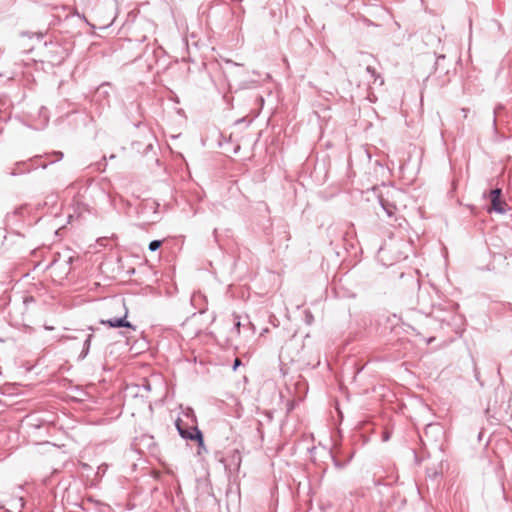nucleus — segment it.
Returning <instances> with one entry per match:
<instances>
[{"instance_id":"nucleus-9","label":"nucleus","mask_w":512,"mask_h":512,"mask_svg":"<svg viewBox=\"0 0 512 512\" xmlns=\"http://www.w3.org/2000/svg\"><path fill=\"white\" fill-rule=\"evenodd\" d=\"M383 209L386 211L387 215L389 217L393 216L395 213V207L394 206H386L383 202H381Z\"/></svg>"},{"instance_id":"nucleus-3","label":"nucleus","mask_w":512,"mask_h":512,"mask_svg":"<svg viewBox=\"0 0 512 512\" xmlns=\"http://www.w3.org/2000/svg\"><path fill=\"white\" fill-rule=\"evenodd\" d=\"M128 315V310L125 308L124 315L122 317L117 318H111L108 320H100V323L102 325H107L110 328H119V327H126V328H132L135 329V327L126 320Z\"/></svg>"},{"instance_id":"nucleus-8","label":"nucleus","mask_w":512,"mask_h":512,"mask_svg":"<svg viewBox=\"0 0 512 512\" xmlns=\"http://www.w3.org/2000/svg\"><path fill=\"white\" fill-rule=\"evenodd\" d=\"M162 245V241L160 240H153L149 244V250L150 251H156L158 250Z\"/></svg>"},{"instance_id":"nucleus-5","label":"nucleus","mask_w":512,"mask_h":512,"mask_svg":"<svg viewBox=\"0 0 512 512\" xmlns=\"http://www.w3.org/2000/svg\"><path fill=\"white\" fill-rule=\"evenodd\" d=\"M366 72L369 74L370 78L372 79V83H377L379 81V85H383L384 80L383 78L377 73L376 69L370 65L366 67Z\"/></svg>"},{"instance_id":"nucleus-11","label":"nucleus","mask_w":512,"mask_h":512,"mask_svg":"<svg viewBox=\"0 0 512 512\" xmlns=\"http://www.w3.org/2000/svg\"><path fill=\"white\" fill-rule=\"evenodd\" d=\"M235 328H236V330H237V333H239V331H240V321H239V320H237V321L235 322Z\"/></svg>"},{"instance_id":"nucleus-7","label":"nucleus","mask_w":512,"mask_h":512,"mask_svg":"<svg viewBox=\"0 0 512 512\" xmlns=\"http://www.w3.org/2000/svg\"><path fill=\"white\" fill-rule=\"evenodd\" d=\"M234 402H235V404H234L233 414L236 418H241L242 414H243V406L240 403V401H238L237 399H235Z\"/></svg>"},{"instance_id":"nucleus-6","label":"nucleus","mask_w":512,"mask_h":512,"mask_svg":"<svg viewBox=\"0 0 512 512\" xmlns=\"http://www.w3.org/2000/svg\"><path fill=\"white\" fill-rule=\"evenodd\" d=\"M92 337H93L92 333H90L86 337V339L84 341V344H83V349H82V352H81V355H80L81 358H85L87 356V354L89 353Z\"/></svg>"},{"instance_id":"nucleus-2","label":"nucleus","mask_w":512,"mask_h":512,"mask_svg":"<svg viewBox=\"0 0 512 512\" xmlns=\"http://www.w3.org/2000/svg\"><path fill=\"white\" fill-rule=\"evenodd\" d=\"M390 250L394 255L395 261H401L408 257L409 253L412 251V247L409 242L401 240L393 243Z\"/></svg>"},{"instance_id":"nucleus-1","label":"nucleus","mask_w":512,"mask_h":512,"mask_svg":"<svg viewBox=\"0 0 512 512\" xmlns=\"http://www.w3.org/2000/svg\"><path fill=\"white\" fill-rule=\"evenodd\" d=\"M176 428L180 436L184 439L196 440L200 446L203 445L202 432L197 428L196 425L186 427L181 419H177L175 422Z\"/></svg>"},{"instance_id":"nucleus-4","label":"nucleus","mask_w":512,"mask_h":512,"mask_svg":"<svg viewBox=\"0 0 512 512\" xmlns=\"http://www.w3.org/2000/svg\"><path fill=\"white\" fill-rule=\"evenodd\" d=\"M501 189H494L490 193L492 209L498 213L505 212L506 203L501 201Z\"/></svg>"},{"instance_id":"nucleus-10","label":"nucleus","mask_w":512,"mask_h":512,"mask_svg":"<svg viewBox=\"0 0 512 512\" xmlns=\"http://www.w3.org/2000/svg\"><path fill=\"white\" fill-rule=\"evenodd\" d=\"M241 365V361L239 358H236L233 365V370H236L238 366Z\"/></svg>"}]
</instances>
